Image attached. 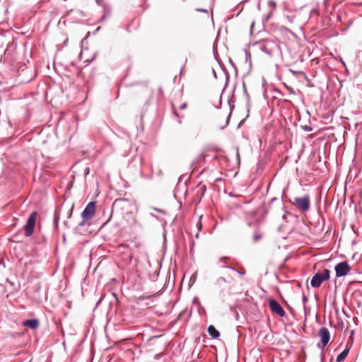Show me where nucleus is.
I'll return each mask as SVG.
<instances>
[{
    "instance_id": "nucleus-1",
    "label": "nucleus",
    "mask_w": 362,
    "mask_h": 362,
    "mask_svg": "<svg viewBox=\"0 0 362 362\" xmlns=\"http://www.w3.org/2000/svg\"><path fill=\"white\" fill-rule=\"evenodd\" d=\"M256 46L259 50L269 56H272L279 49L278 44L275 41L271 40H265L262 42H259L256 43Z\"/></svg>"
},
{
    "instance_id": "nucleus-2",
    "label": "nucleus",
    "mask_w": 362,
    "mask_h": 362,
    "mask_svg": "<svg viewBox=\"0 0 362 362\" xmlns=\"http://www.w3.org/2000/svg\"><path fill=\"white\" fill-rule=\"evenodd\" d=\"M330 272L329 269H324L322 272H317L310 281L313 288H319L322 283L329 279Z\"/></svg>"
},
{
    "instance_id": "nucleus-3",
    "label": "nucleus",
    "mask_w": 362,
    "mask_h": 362,
    "mask_svg": "<svg viewBox=\"0 0 362 362\" xmlns=\"http://www.w3.org/2000/svg\"><path fill=\"white\" fill-rule=\"evenodd\" d=\"M95 211V202H90L85 207L81 213V217L83 218V221L79 223V226H82L85 225V221L91 219Z\"/></svg>"
},
{
    "instance_id": "nucleus-4",
    "label": "nucleus",
    "mask_w": 362,
    "mask_h": 362,
    "mask_svg": "<svg viewBox=\"0 0 362 362\" xmlns=\"http://www.w3.org/2000/svg\"><path fill=\"white\" fill-rule=\"evenodd\" d=\"M37 214L36 211H33L29 216L26 224L24 226L25 235L30 237L33 233L34 228L36 223Z\"/></svg>"
},
{
    "instance_id": "nucleus-5",
    "label": "nucleus",
    "mask_w": 362,
    "mask_h": 362,
    "mask_svg": "<svg viewBox=\"0 0 362 362\" xmlns=\"http://www.w3.org/2000/svg\"><path fill=\"white\" fill-rule=\"evenodd\" d=\"M318 334L320 338L321 344H317V347L323 350L329 341L330 332L327 327H322L320 329Z\"/></svg>"
},
{
    "instance_id": "nucleus-6",
    "label": "nucleus",
    "mask_w": 362,
    "mask_h": 362,
    "mask_svg": "<svg viewBox=\"0 0 362 362\" xmlns=\"http://www.w3.org/2000/svg\"><path fill=\"white\" fill-rule=\"evenodd\" d=\"M293 204L302 211H308L310 209V197L305 195L302 197H296Z\"/></svg>"
},
{
    "instance_id": "nucleus-7",
    "label": "nucleus",
    "mask_w": 362,
    "mask_h": 362,
    "mask_svg": "<svg viewBox=\"0 0 362 362\" xmlns=\"http://www.w3.org/2000/svg\"><path fill=\"white\" fill-rule=\"evenodd\" d=\"M337 277H341L348 274L351 270L349 264L346 262H341L334 267Z\"/></svg>"
},
{
    "instance_id": "nucleus-8",
    "label": "nucleus",
    "mask_w": 362,
    "mask_h": 362,
    "mask_svg": "<svg viewBox=\"0 0 362 362\" xmlns=\"http://www.w3.org/2000/svg\"><path fill=\"white\" fill-rule=\"evenodd\" d=\"M270 310L272 313L277 314L280 317H284L286 313L282 306L279 302L274 299H272L269 302Z\"/></svg>"
},
{
    "instance_id": "nucleus-9",
    "label": "nucleus",
    "mask_w": 362,
    "mask_h": 362,
    "mask_svg": "<svg viewBox=\"0 0 362 362\" xmlns=\"http://www.w3.org/2000/svg\"><path fill=\"white\" fill-rule=\"evenodd\" d=\"M228 279H226L225 277L221 276L216 280L214 285L216 286L218 289L223 291L225 288L226 284H231L233 281H234V278L233 275L228 274Z\"/></svg>"
},
{
    "instance_id": "nucleus-10",
    "label": "nucleus",
    "mask_w": 362,
    "mask_h": 362,
    "mask_svg": "<svg viewBox=\"0 0 362 362\" xmlns=\"http://www.w3.org/2000/svg\"><path fill=\"white\" fill-rule=\"evenodd\" d=\"M23 325L35 329L39 327V320L37 319H30L25 320Z\"/></svg>"
},
{
    "instance_id": "nucleus-11",
    "label": "nucleus",
    "mask_w": 362,
    "mask_h": 362,
    "mask_svg": "<svg viewBox=\"0 0 362 362\" xmlns=\"http://www.w3.org/2000/svg\"><path fill=\"white\" fill-rule=\"evenodd\" d=\"M208 332L209 334L214 339H217L220 336L219 332L213 325H210L208 327Z\"/></svg>"
},
{
    "instance_id": "nucleus-12",
    "label": "nucleus",
    "mask_w": 362,
    "mask_h": 362,
    "mask_svg": "<svg viewBox=\"0 0 362 362\" xmlns=\"http://www.w3.org/2000/svg\"><path fill=\"white\" fill-rule=\"evenodd\" d=\"M349 349H345L341 353H340L337 357V362H342L348 356Z\"/></svg>"
},
{
    "instance_id": "nucleus-13",
    "label": "nucleus",
    "mask_w": 362,
    "mask_h": 362,
    "mask_svg": "<svg viewBox=\"0 0 362 362\" xmlns=\"http://www.w3.org/2000/svg\"><path fill=\"white\" fill-rule=\"evenodd\" d=\"M222 268H226V269H228L231 271V275H235V274H239L240 275H244L245 272L243 270V271H239L235 268H233V267L231 266H225V265H222L221 266Z\"/></svg>"
},
{
    "instance_id": "nucleus-14",
    "label": "nucleus",
    "mask_w": 362,
    "mask_h": 362,
    "mask_svg": "<svg viewBox=\"0 0 362 362\" xmlns=\"http://www.w3.org/2000/svg\"><path fill=\"white\" fill-rule=\"evenodd\" d=\"M228 259V257H220L219 259V262H220V267H221L222 265H225V266H228L226 264V261Z\"/></svg>"
},
{
    "instance_id": "nucleus-15",
    "label": "nucleus",
    "mask_w": 362,
    "mask_h": 362,
    "mask_svg": "<svg viewBox=\"0 0 362 362\" xmlns=\"http://www.w3.org/2000/svg\"><path fill=\"white\" fill-rule=\"evenodd\" d=\"M286 18L287 19V21L290 23H294V20L296 18V16L295 15H291V16H288L287 15L286 16Z\"/></svg>"
},
{
    "instance_id": "nucleus-16",
    "label": "nucleus",
    "mask_w": 362,
    "mask_h": 362,
    "mask_svg": "<svg viewBox=\"0 0 362 362\" xmlns=\"http://www.w3.org/2000/svg\"><path fill=\"white\" fill-rule=\"evenodd\" d=\"M262 237V234H255L254 236H253V240L254 242H257L259 240H260Z\"/></svg>"
},
{
    "instance_id": "nucleus-17",
    "label": "nucleus",
    "mask_w": 362,
    "mask_h": 362,
    "mask_svg": "<svg viewBox=\"0 0 362 362\" xmlns=\"http://www.w3.org/2000/svg\"><path fill=\"white\" fill-rule=\"evenodd\" d=\"M302 299H303V307H304V308H305L306 303L308 301V298L305 295H303Z\"/></svg>"
},
{
    "instance_id": "nucleus-18",
    "label": "nucleus",
    "mask_w": 362,
    "mask_h": 362,
    "mask_svg": "<svg viewBox=\"0 0 362 362\" xmlns=\"http://www.w3.org/2000/svg\"><path fill=\"white\" fill-rule=\"evenodd\" d=\"M54 224H55L56 228H57L58 227V224H59V217L57 216H56V215L54 216Z\"/></svg>"
},
{
    "instance_id": "nucleus-19",
    "label": "nucleus",
    "mask_w": 362,
    "mask_h": 362,
    "mask_svg": "<svg viewBox=\"0 0 362 362\" xmlns=\"http://www.w3.org/2000/svg\"><path fill=\"white\" fill-rule=\"evenodd\" d=\"M269 4L271 6H273V7H275L276 6V3L274 1H269Z\"/></svg>"
},
{
    "instance_id": "nucleus-20",
    "label": "nucleus",
    "mask_w": 362,
    "mask_h": 362,
    "mask_svg": "<svg viewBox=\"0 0 362 362\" xmlns=\"http://www.w3.org/2000/svg\"><path fill=\"white\" fill-rule=\"evenodd\" d=\"M197 11H202V12H205V13L207 12V10H206V9H197Z\"/></svg>"
},
{
    "instance_id": "nucleus-21",
    "label": "nucleus",
    "mask_w": 362,
    "mask_h": 362,
    "mask_svg": "<svg viewBox=\"0 0 362 362\" xmlns=\"http://www.w3.org/2000/svg\"><path fill=\"white\" fill-rule=\"evenodd\" d=\"M180 107V109H185L186 107V104L182 105Z\"/></svg>"
},
{
    "instance_id": "nucleus-22",
    "label": "nucleus",
    "mask_w": 362,
    "mask_h": 362,
    "mask_svg": "<svg viewBox=\"0 0 362 362\" xmlns=\"http://www.w3.org/2000/svg\"><path fill=\"white\" fill-rule=\"evenodd\" d=\"M229 119H230V115L227 117V119H226V125L228 124V122H229Z\"/></svg>"
},
{
    "instance_id": "nucleus-23",
    "label": "nucleus",
    "mask_w": 362,
    "mask_h": 362,
    "mask_svg": "<svg viewBox=\"0 0 362 362\" xmlns=\"http://www.w3.org/2000/svg\"><path fill=\"white\" fill-rule=\"evenodd\" d=\"M253 25H254V22H253V23H252V25H251V27L252 28V27H253Z\"/></svg>"
},
{
    "instance_id": "nucleus-24",
    "label": "nucleus",
    "mask_w": 362,
    "mask_h": 362,
    "mask_svg": "<svg viewBox=\"0 0 362 362\" xmlns=\"http://www.w3.org/2000/svg\"><path fill=\"white\" fill-rule=\"evenodd\" d=\"M325 1H327V0H325Z\"/></svg>"
}]
</instances>
